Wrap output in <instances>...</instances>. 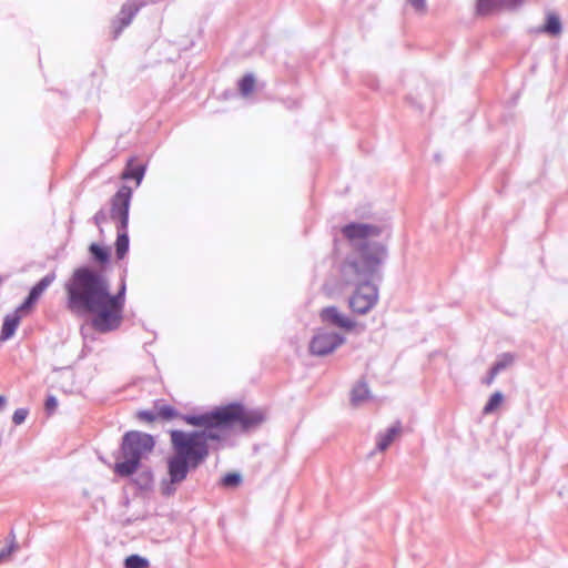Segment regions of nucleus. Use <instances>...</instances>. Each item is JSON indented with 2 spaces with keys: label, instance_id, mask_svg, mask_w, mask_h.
Instances as JSON below:
<instances>
[{
  "label": "nucleus",
  "instance_id": "ddd939ff",
  "mask_svg": "<svg viewBox=\"0 0 568 568\" xmlns=\"http://www.w3.org/2000/svg\"><path fill=\"white\" fill-rule=\"evenodd\" d=\"M400 432L402 424L397 420L389 428H387L385 433H378L376 436V450H386L393 444L395 438L400 434Z\"/></svg>",
  "mask_w": 568,
  "mask_h": 568
},
{
  "label": "nucleus",
  "instance_id": "473e14b6",
  "mask_svg": "<svg viewBox=\"0 0 568 568\" xmlns=\"http://www.w3.org/2000/svg\"><path fill=\"white\" fill-rule=\"evenodd\" d=\"M407 2L417 11H423L426 7V0H407Z\"/></svg>",
  "mask_w": 568,
  "mask_h": 568
},
{
  "label": "nucleus",
  "instance_id": "2eb2a0df",
  "mask_svg": "<svg viewBox=\"0 0 568 568\" xmlns=\"http://www.w3.org/2000/svg\"><path fill=\"white\" fill-rule=\"evenodd\" d=\"M562 30L561 21L558 14L548 12L546 16V22L541 27L540 31L550 36H558Z\"/></svg>",
  "mask_w": 568,
  "mask_h": 568
},
{
  "label": "nucleus",
  "instance_id": "39448f33",
  "mask_svg": "<svg viewBox=\"0 0 568 568\" xmlns=\"http://www.w3.org/2000/svg\"><path fill=\"white\" fill-rule=\"evenodd\" d=\"M154 446L152 435L139 430L126 432L122 437L114 473L120 477L132 476L140 468L142 460L153 452Z\"/></svg>",
  "mask_w": 568,
  "mask_h": 568
},
{
  "label": "nucleus",
  "instance_id": "a878e982",
  "mask_svg": "<svg viewBox=\"0 0 568 568\" xmlns=\"http://www.w3.org/2000/svg\"><path fill=\"white\" fill-rule=\"evenodd\" d=\"M55 274L52 272L38 282V296L54 281Z\"/></svg>",
  "mask_w": 568,
  "mask_h": 568
},
{
  "label": "nucleus",
  "instance_id": "423d86ee",
  "mask_svg": "<svg viewBox=\"0 0 568 568\" xmlns=\"http://www.w3.org/2000/svg\"><path fill=\"white\" fill-rule=\"evenodd\" d=\"M126 285L124 278L121 281L116 294L110 293V284L106 281V297L104 298L103 311L99 316L92 317V327L99 333H110L116 331L123 321V310L125 304Z\"/></svg>",
  "mask_w": 568,
  "mask_h": 568
},
{
  "label": "nucleus",
  "instance_id": "0eeeda50",
  "mask_svg": "<svg viewBox=\"0 0 568 568\" xmlns=\"http://www.w3.org/2000/svg\"><path fill=\"white\" fill-rule=\"evenodd\" d=\"M345 341L346 338L336 332L318 328L310 342L308 349L314 356H326L343 345Z\"/></svg>",
  "mask_w": 568,
  "mask_h": 568
},
{
  "label": "nucleus",
  "instance_id": "bb28decb",
  "mask_svg": "<svg viewBox=\"0 0 568 568\" xmlns=\"http://www.w3.org/2000/svg\"><path fill=\"white\" fill-rule=\"evenodd\" d=\"M17 549V546L11 542L10 545L6 546L3 549L0 550V564L6 562L11 557L12 552Z\"/></svg>",
  "mask_w": 568,
  "mask_h": 568
},
{
  "label": "nucleus",
  "instance_id": "393cba45",
  "mask_svg": "<svg viewBox=\"0 0 568 568\" xmlns=\"http://www.w3.org/2000/svg\"><path fill=\"white\" fill-rule=\"evenodd\" d=\"M136 416L140 420L148 422V423H152L159 417L158 409L156 410H140V412H138Z\"/></svg>",
  "mask_w": 568,
  "mask_h": 568
},
{
  "label": "nucleus",
  "instance_id": "dca6fc26",
  "mask_svg": "<svg viewBox=\"0 0 568 568\" xmlns=\"http://www.w3.org/2000/svg\"><path fill=\"white\" fill-rule=\"evenodd\" d=\"M118 236L115 241V255L119 260H122L129 251V235L128 229H121L116 226Z\"/></svg>",
  "mask_w": 568,
  "mask_h": 568
},
{
  "label": "nucleus",
  "instance_id": "4be33fe9",
  "mask_svg": "<svg viewBox=\"0 0 568 568\" xmlns=\"http://www.w3.org/2000/svg\"><path fill=\"white\" fill-rule=\"evenodd\" d=\"M515 362V356L511 353H503L498 359L494 363L493 367L500 373L507 367L511 366Z\"/></svg>",
  "mask_w": 568,
  "mask_h": 568
},
{
  "label": "nucleus",
  "instance_id": "f3484780",
  "mask_svg": "<svg viewBox=\"0 0 568 568\" xmlns=\"http://www.w3.org/2000/svg\"><path fill=\"white\" fill-rule=\"evenodd\" d=\"M369 396V389H368V386L366 384V382L364 381H359L353 388H352V392H351V403L354 405V406H357L359 405L362 402H364L365 399H367Z\"/></svg>",
  "mask_w": 568,
  "mask_h": 568
},
{
  "label": "nucleus",
  "instance_id": "9d476101",
  "mask_svg": "<svg viewBox=\"0 0 568 568\" xmlns=\"http://www.w3.org/2000/svg\"><path fill=\"white\" fill-rule=\"evenodd\" d=\"M320 318L323 323L343 328L345 331H352L356 326L355 321L342 314L336 306L324 307L320 312Z\"/></svg>",
  "mask_w": 568,
  "mask_h": 568
},
{
  "label": "nucleus",
  "instance_id": "7c9ffc66",
  "mask_svg": "<svg viewBox=\"0 0 568 568\" xmlns=\"http://www.w3.org/2000/svg\"><path fill=\"white\" fill-rule=\"evenodd\" d=\"M152 471L150 469L144 470L140 474L141 485L148 486L152 481Z\"/></svg>",
  "mask_w": 568,
  "mask_h": 568
},
{
  "label": "nucleus",
  "instance_id": "cd10ccee",
  "mask_svg": "<svg viewBox=\"0 0 568 568\" xmlns=\"http://www.w3.org/2000/svg\"><path fill=\"white\" fill-rule=\"evenodd\" d=\"M29 412L28 409L26 408H19L17 409L14 413H13V416H12V420L16 425H20L22 424L27 416H28Z\"/></svg>",
  "mask_w": 568,
  "mask_h": 568
},
{
  "label": "nucleus",
  "instance_id": "9b49d317",
  "mask_svg": "<svg viewBox=\"0 0 568 568\" xmlns=\"http://www.w3.org/2000/svg\"><path fill=\"white\" fill-rule=\"evenodd\" d=\"M525 0H478L476 11L479 16H489L501 9H517Z\"/></svg>",
  "mask_w": 568,
  "mask_h": 568
},
{
  "label": "nucleus",
  "instance_id": "6ab92c4d",
  "mask_svg": "<svg viewBox=\"0 0 568 568\" xmlns=\"http://www.w3.org/2000/svg\"><path fill=\"white\" fill-rule=\"evenodd\" d=\"M255 84V78L253 74H245L239 82V90L243 97H247L253 92Z\"/></svg>",
  "mask_w": 568,
  "mask_h": 568
},
{
  "label": "nucleus",
  "instance_id": "4468645a",
  "mask_svg": "<svg viewBox=\"0 0 568 568\" xmlns=\"http://www.w3.org/2000/svg\"><path fill=\"white\" fill-rule=\"evenodd\" d=\"M133 159H130L128 161L126 168L121 174L122 180H131L134 179L136 181V185H140L144 178L145 173V166L144 165H136L132 166Z\"/></svg>",
  "mask_w": 568,
  "mask_h": 568
},
{
  "label": "nucleus",
  "instance_id": "6e6552de",
  "mask_svg": "<svg viewBox=\"0 0 568 568\" xmlns=\"http://www.w3.org/2000/svg\"><path fill=\"white\" fill-rule=\"evenodd\" d=\"M132 189L128 185H122L111 197L110 219L121 229H128Z\"/></svg>",
  "mask_w": 568,
  "mask_h": 568
},
{
  "label": "nucleus",
  "instance_id": "2f4dec72",
  "mask_svg": "<svg viewBox=\"0 0 568 568\" xmlns=\"http://www.w3.org/2000/svg\"><path fill=\"white\" fill-rule=\"evenodd\" d=\"M499 373L491 366V368L489 369L487 376L483 379V383L486 384V385H490L494 383L496 376L498 375Z\"/></svg>",
  "mask_w": 568,
  "mask_h": 568
},
{
  "label": "nucleus",
  "instance_id": "20e7f679",
  "mask_svg": "<svg viewBox=\"0 0 568 568\" xmlns=\"http://www.w3.org/2000/svg\"><path fill=\"white\" fill-rule=\"evenodd\" d=\"M183 419L189 425L206 426H239L242 433L258 427L265 415L262 409H248L240 403H232L199 415H184Z\"/></svg>",
  "mask_w": 568,
  "mask_h": 568
},
{
  "label": "nucleus",
  "instance_id": "a211bd4d",
  "mask_svg": "<svg viewBox=\"0 0 568 568\" xmlns=\"http://www.w3.org/2000/svg\"><path fill=\"white\" fill-rule=\"evenodd\" d=\"M89 251L93 260L100 264H105L110 260V251L97 243H92L89 247Z\"/></svg>",
  "mask_w": 568,
  "mask_h": 568
},
{
  "label": "nucleus",
  "instance_id": "5701e85b",
  "mask_svg": "<svg viewBox=\"0 0 568 568\" xmlns=\"http://www.w3.org/2000/svg\"><path fill=\"white\" fill-rule=\"evenodd\" d=\"M156 409H158L159 417H161L163 419H172L175 417H180L183 422H185L183 419V416L185 414H180L174 407H172L170 405H162V406L158 407Z\"/></svg>",
  "mask_w": 568,
  "mask_h": 568
},
{
  "label": "nucleus",
  "instance_id": "b1692460",
  "mask_svg": "<svg viewBox=\"0 0 568 568\" xmlns=\"http://www.w3.org/2000/svg\"><path fill=\"white\" fill-rule=\"evenodd\" d=\"M242 481V477L237 473H229L222 478V485L225 487H235Z\"/></svg>",
  "mask_w": 568,
  "mask_h": 568
},
{
  "label": "nucleus",
  "instance_id": "7ed1b4c3",
  "mask_svg": "<svg viewBox=\"0 0 568 568\" xmlns=\"http://www.w3.org/2000/svg\"><path fill=\"white\" fill-rule=\"evenodd\" d=\"M106 281L103 274L92 267L77 268L65 285L68 310L80 316H99L106 297Z\"/></svg>",
  "mask_w": 568,
  "mask_h": 568
},
{
  "label": "nucleus",
  "instance_id": "f257e3e1",
  "mask_svg": "<svg viewBox=\"0 0 568 568\" xmlns=\"http://www.w3.org/2000/svg\"><path fill=\"white\" fill-rule=\"evenodd\" d=\"M341 232L353 248L339 270L344 284L356 286L348 298V306L353 313L365 315L378 302V287L374 281L381 280L379 270L388 257L390 225L387 222H352L344 225Z\"/></svg>",
  "mask_w": 568,
  "mask_h": 568
},
{
  "label": "nucleus",
  "instance_id": "c756f323",
  "mask_svg": "<svg viewBox=\"0 0 568 568\" xmlns=\"http://www.w3.org/2000/svg\"><path fill=\"white\" fill-rule=\"evenodd\" d=\"M108 221V214L103 209H100L93 216V222L97 226H101Z\"/></svg>",
  "mask_w": 568,
  "mask_h": 568
},
{
  "label": "nucleus",
  "instance_id": "f8f14e48",
  "mask_svg": "<svg viewBox=\"0 0 568 568\" xmlns=\"http://www.w3.org/2000/svg\"><path fill=\"white\" fill-rule=\"evenodd\" d=\"M141 7L142 3L139 4L134 1H128L122 6L118 18L113 21L114 38H118L122 30L131 23Z\"/></svg>",
  "mask_w": 568,
  "mask_h": 568
},
{
  "label": "nucleus",
  "instance_id": "c85d7f7f",
  "mask_svg": "<svg viewBox=\"0 0 568 568\" xmlns=\"http://www.w3.org/2000/svg\"><path fill=\"white\" fill-rule=\"evenodd\" d=\"M58 407V400L54 396H48L45 403H44V409L48 413V415H51L54 413V410Z\"/></svg>",
  "mask_w": 568,
  "mask_h": 568
},
{
  "label": "nucleus",
  "instance_id": "aec40b11",
  "mask_svg": "<svg viewBox=\"0 0 568 568\" xmlns=\"http://www.w3.org/2000/svg\"><path fill=\"white\" fill-rule=\"evenodd\" d=\"M504 400V395L501 392H495L488 399V402L486 403V405L484 406L483 408V413L485 415H489L491 413H494L497 407L503 403Z\"/></svg>",
  "mask_w": 568,
  "mask_h": 568
},
{
  "label": "nucleus",
  "instance_id": "72a5a7b5",
  "mask_svg": "<svg viewBox=\"0 0 568 568\" xmlns=\"http://www.w3.org/2000/svg\"><path fill=\"white\" fill-rule=\"evenodd\" d=\"M6 403H7L6 397H4V396H2V395H0V409H1L2 407H4Z\"/></svg>",
  "mask_w": 568,
  "mask_h": 568
},
{
  "label": "nucleus",
  "instance_id": "1a4fd4ad",
  "mask_svg": "<svg viewBox=\"0 0 568 568\" xmlns=\"http://www.w3.org/2000/svg\"><path fill=\"white\" fill-rule=\"evenodd\" d=\"M36 300V286H33L26 301L12 313L4 317L0 339L7 341L14 335L17 327L20 324L22 317L31 313L33 301Z\"/></svg>",
  "mask_w": 568,
  "mask_h": 568
},
{
  "label": "nucleus",
  "instance_id": "f03ea898",
  "mask_svg": "<svg viewBox=\"0 0 568 568\" xmlns=\"http://www.w3.org/2000/svg\"><path fill=\"white\" fill-rule=\"evenodd\" d=\"M203 430L183 432L173 429L170 432L173 456L168 459L169 479L161 483V493L170 497L175 494L176 486L182 484L191 470L202 465L210 455L209 440H222L225 438V430L230 426H206Z\"/></svg>",
  "mask_w": 568,
  "mask_h": 568
},
{
  "label": "nucleus",
  "instance_id": "412c9836",
  "mask_svg": "<svg viewBox=\"0 0 568 568\" xmlns=\"http://www.w3.org/2000/svg\"><path fill=\"white\" fill-rule=\"evenodd\" d=\"M149 560L140 555H130L124 560L125 568H149Z\"/></svg>",
  "mask_w": 568,
  "mask_h": 568
}]
</instances>
